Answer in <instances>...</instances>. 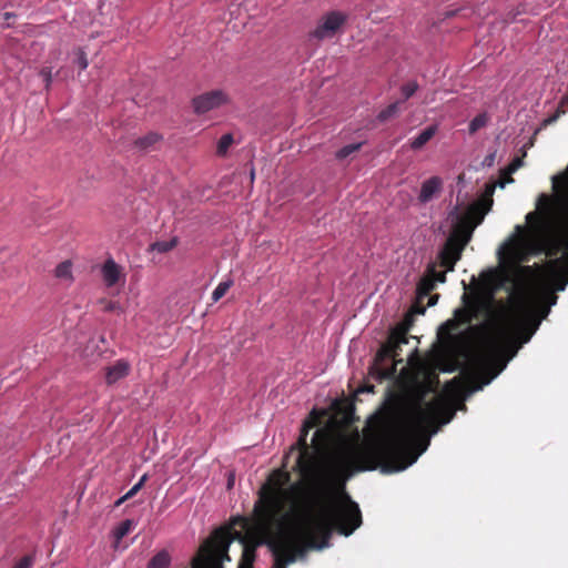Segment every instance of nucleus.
Masks as SVG:
<instances>
[{
	"label": "nucleus",
	"mask_w": 568,
	"mask_h": 568,
	"mask_svg": "<svg viewBox=\"0 0 568 568\" xmlns=\"http://www.w3.org/2000/svg\"><path fill=\"white\" fill-rule=\"evenodd\" d=\"M455 412L447 402L437 396L433 400L417 403L412 414L399 418L388 414L382 418V438L377 443L356 445L347 442L337 444L325 457L323 467H320L318 455L326 448L331 435L324 428L317 429L312 438V446L307 444L308 430L312 422H304L298 439L291 452L297 450L293 470L303 479H311L312 486L307 491V500L317 487H325L328 497L325 506L336 507L346 503V493L342 499L336 498V489L344 488L345 481L355 473L374 470L381 467L383 473H395L413 465L419 455L427 449L429 438L424 435L432 429L437 432V425L449 423Z\"/></svg>",
	"instance_id": "1"
},
{
	"label": "nucleus",
	"mask_w": 568,
	"mask_h": 568,
	"mask_svg": "<svg viewBox=\"0 0 568 568\" xmlns=\"http://www.w3.org/2000/svg\"><path fill=\"white\" fill-rule=\"evenodd\" d=\"M556 211L551 199L541 194L538 210L526 215L528 226L517 225L516 233L500 247V263L523 277L541 275L558 291L568 284V193L566 184L552 178Z\"/></svg>",
	"instance_id": "2"
},
{
	"label": "nucleus",
	"mask_w": 568,
	"mask_h": 568,
	"mask_svg": "<svg viewBox=\"0 0 568 568\" xmlns=\"http://www.w3.org/2000/svg\"><path fill=\"white\" fill-rule=\"evenodd\" d=\"M325 487L312 491L302 513L292 523H260L266 545L273 556L272 568H287L307 549H322L328 546L332 532L352 535L362 525L358 504L346 496V503L336 507L325 506L328 497Z\"/></svg>",
	"instance_id": "3"
},
{
	"label": "nucleus",
	"mask_w": 568,
	"mask_h": 568,
	"mask_svg": "<svg viewBox=\"0 0 568 568\" xmlns=\"http://www.w3.org/2000/svg\"><path fill=\"white\" fill-rule=\"evenodd\" d=\"M539 324L540 318L536 317L528 293L520 291L513 294L503 320L496 324L493 335L487 339L480 354V361L493 371L486 384L506 367V362L500 358L504 345L515 336L520 337L523 343H527Z\"/></svg>",
	"instance_id": "4"
},
{
	"label": "nucleus",
	"mask_w": 568,
	"mask_h": 568,
	"mask_svg": "<svg viewBox=\"0 0 568 568\" xmlns=\"http://www.w3.org/2000/svg\"><path fill=\"white\" fill-rule=\"evenodd\" d=\"M305 480L307 486L303 491L301 504L286 511L285 503L288 490L285 486L291 481V474L284 469L274 470L258 491V500L254 505V519L265 523V525L292 523L296 514L302 513L307 505V491L312 486V480Z\"/></svg>",
	"instance_id": "5"
},
{
	"label": "nucleus",
	"mask_w": 568,
	"mask_h": 568,
	"mask_svg": "<svg viewBox=\"0 0 568 568\" xmlns=\"http://www.w3.org/2000/svg\"><path fill=\"white\" fill-rule=\"evenodd\" d=\"M408 339L406 328L393 329L388 339L377 351L369 367V376L378 383L395 378L397 364L403 363V359L399 358L400 346L407 344Z\"/></svg>",
	"instance_id": "6"
},
{
	"label": "nucleus",
	"mask_w": 568,
	"mask_h": 568,
	"mask_svg": "<svg viewBox=\"0 0 568 568\" xmlns=\"http://www.w3.org/2000/svg\"><path fill=\"white\" fill-rule=\"evenodd\" d=\"M232 539L229 529H215L192 558L191 568H223V562L231 560L229 548Z\"/></svg>",
	"instance_id": "7"
},
{
	"label": "nucleus",
	"mask_w": 568,
	"mask_h": 568,
	"mask_svg": "<svg viewBox=\"0 0 568 568\" xmlns=\"http://www.w3.org/2000/svg\"><path fill=\"white\" fill-rule=\"evenodd\" d=\"M493 187L487 190L483 197L468 206L465 214L458 220L457 224L448 239H454L456 243L465 247L471 237L474 229L480 224L486 213L493 205Z\"/></svg>",
	"instance_id": "8"
},
{
	"label": "nucleus",
	"mask_w": 568,
	"mask_h": 568,
	"mask_svg": "<svg viewBox=\"0 0 568 568\" xmlns=\"http://www.w3.org/2000/svg\"><path fill=\"white\" fill-rule=\"evenodd\" d=\"M236 523H239L243 529V535L237 531L233 532L231 528H224L230 530L233 538L232 541L237 538L243 546L242 557L237 568H254L256 549L258 546L264 545V535L260 529V520L254 518L253 520L239 518Z\"/></svg>",
	"instance_id": "9"
},
{
	"label": "nucleus",
	"mask_w": 568,
	"mask_h": 568,
	"mask_svg": "<svg viewBox=\"0 0 568 568\" xmlns=\"http://www.w3.org/2000/svg\"><path fill=\"white\" fill-rule=\"evenodd\" d=\"M347 14L342 11H331L324 14L310 33V39L322 41L335 37L347 21Z\"/></svg>",
	"instance_id": "10"
},
{
	"label": "nucleus",
	"mask_w": 568,
	"mask_h": 568,
	"mask_svg": "<svg viewBox=\"0 0 568 568\" xmlns=\"http://www.w3.org/2000/svg\"><path fill=\"white\" fill-rule=\"evenodd\" d=\"M227 94L222 90H213L196 95L192 100L193 110L196 114H205L229 103Z\"/></svg>",
	"instance_id": "11"
},
{
	"label": "nucleus",
	"mask_w": 568,
	"mask_h": 568,
	"mask_svg": "<svg viewBox=\"0 0 568 568\" xmlns=\"http://www.w3.org/2000/svg\"><path fill=\"white\" fill-rule=\"evenodd\" d=\"M464 247L454 239H448L439 253L440 266L446 271H454L456 263L460 260Z\"/></svg>",
	"instance_id": "12"
},
{
	"label": "nucleus",
	"mask_w": 568,
	"mask_h": 568,
	"mask_svg": "<svg viewBox=\"0 0 568 568\" xmlns=\"http://www.w3.org/2000/svg\"><path fill=\"white\" fill-rule=\"evenodd\" d=\"M443 187V180L439 176H432L424 181L418 195L420 203H428L433 197L440 192Z\"/></svg>",
	"instance_id": "13"
},
{
	"label": "nucleus",
	"mask_w": 568,
	"mask_h": 568,
	"mask_svg": "<svg viewBox=\"0 0 568 568\" xmlns=\"http://www.w3.org/2000/svg\"><path fill=\"white\" fill-rule=\"evenodd\" d=\"M130 373V364L124 359L116 361L105 368V382L109 385L115 384Z\"/></svg>",
	"instance_id": "14"
},
{
	"label": "nucleus",
	"mask_w": 568,
	"mask_h": 568,
	"mask_svg": "<svg viewBox=\"0 0 568 568\" xmlns=\"http://www.w3.org/2000/svg\"><path fill=\"white\" fill-rule=\"evenodd\" d=\"M102 276L105 285L111 287L119 282L121 267L112 258H109L102 266Z\"/></svg>",
	"instance_id": "15"
},
{
	"label": "nucleus",
	"mask_w": 568,
	"mask_h": 568,
	"mask_svg": "<svg viewBox=\"0 0 568 568\" xmlns=\"http://www.w3.org/2000/svg\"><path fill=\"white\" fill-rule=\"evenodd\" d=\"M437 132V125H429L424 129L416 138H414L409 145L413 150L422 149Z\"/></svg>",
	"instance_id": "16"
},
{
	"label": "nucleus",
	"mask_w": 568,
	"mask_h": 568,
	"mask_svg": "<svg viewBox=\"0 0 568 568\" xmlns=\"http://www.w3.org/2000/svg\"><path fill=\"white\" fill-rule=\"evenodd\" d=\"M478 304L470 303L465 308H458L455 311V317L463 324H469L474 318L477 317Z\"/></svg>",
	"instance_id": "17"
},
{
	"label": "nucleus",
	"mask_w": 568,
	"mask_h": 568,
	"mask_svg": "<svg viewBox=\"0 0 568 568\" xmlns=\"http://www.w3.org/2000/svg\"><path fill=\"white\" fill-rule=\"evenodd\" d=\"M436 285L434 284V278L429 277L426 274L422 277L417 284V300L422 301L423 298L429 296V294L435 290Z\"/></svg>",
	"instance_id": "18"
},
{
	"label": "nucleus",
	"mask_w": 568,
	"mask_h": 568,
	"mask_svg": "<svg viewBox=\"0 0 568 568\" xmlns=\"http://www.w3.org/2000/svg\"><path fill=\"white\" fill-rule=\"evenodd\" d=\"M162 136L155 132H150L146 135L135 140L134 145L139 150L146 151L155 143H158Z\"/></svg>",
	"instance_id": "19"
},
{
	"label": "nucleus",
	"mask_w": 568,
	"mask_h": 568,
	"mask_svg": "<svg viewBox=\"0 0 568 568\" xmlns=\"http://www.w3.org/2000/svg\"><path fill=\"white\" fill-rule=\"evenodd\" d=\"M134 521L132 519H125L119 524L113 530V537L115 539V544H119L134 527Z\"/></svg>",
	"instance_id": "20"
},
{
	"label": "nucleus",
	"mask_w": 568,
	"mask_h": 568,
	"mask_svg": "<svg viewBox=\"0 0 568 568\" xmlns=\"http://www.w3.org/2000/svg\"><path fill=\"white\" fill-rule=\"evenodd\" d=\"M178 245V239L173 237L170 241H156L150 245V251L158 253H168Z\"/></svg>",
	"instance_id": "21"
},
{
	"label": "nucleus",
	"mask_w": 568,
	"mask_h": 568,
	"mask_svg": "<svg viewBox=\"0 0 568 568\" xmlns=\"http://www.w3.org/2000/svg\"><path fill=\"white\" fill-rule=\"evenodd\" d=\"M489 121V116L486 112L476 115L468 125L469 134H475L478 130L485 128Z\"/></svg>",
	"instance_id": "22"
},
{
	"label": "nucleus",
	"mask_w": 568,
	"mask_h": 568,
	"mask_svg": "<svg viewBox=\"0 0 568 568\" xmlns=\"http://www.w3.org/2000/svg\"><path fill=\"white\" fill-rule=\"evenodd\" d=\"M170 556L165 550L158 552L148 564V568H168Z\"/></svg>",
	"instance_id": "23"
},
{
	"label": "nucleus",
	"mask_w": 568,
	"mask_h": 568,
	"mask_svg": "<svg viewBox=\"0 0 568 568\" xmlns=\"http://www.w3.org/2000/svg\"><path fill=\"white\" fill-rule=\"evenodd\" d=\"M55 277L60 280L71 281L72 280V264L70 261L61 262L54 270Z\"/></svg>",
	"instance_id": "24"
},
{
	"label": "nucleus",
	"mask_w": 568,
	"mask_h": 568,
	"mask_svg": "<svg viewBox=\"0 0 568 568\" xmlns=\"http://www.w3.org/2000/svg\"><path fill=\"white\" fill-rule=\"evenodd\" d=\"M568 113V98L564 95L558 103L556 112L545 120V124L556 122L562 114Z\"/></svg>",
	"instance_id": "25"
},
{
	"label": "nucleus",
	"mask_w": 568,
	"mask_h": 568,
	"mask_svg": "<svg viewBox=\"0 0 568 568\" xmlns=\"http://www.w3.org/2000/svg\"><path fill=\"white\" fill-rule=\"evenodd\" d=\"M399 104H400V101L390 103L388 106H386L384 110H382L378 113L377 119L381 122H386L387 120H389L390 118H393L394 115H396L398 113Z\"/></svg>",
	"instance_id": "26"
},
{
	"label": "nucleus",
	"mask_w": 568,
	"mask_h": 568,
	"mask_svg": "<svg viewBox=\"0 0 568 568\" xmlns=\"http://www.w3.org/2000/svg\"><path fill=\"white\" fill-rule=\"evenodd\" d=\"M362 146H363V142L345 145L336 152L335 156L337 160H344L347 156H349L351 154L359 151Z\"/></svg>",
	"instance_id": "27"
},
{
	"label": "nucleus",
	"mask_w": 568,
	"mask_h": 568,
	"mask_svg": "<svg viewBox=\"0 0 568 568\" xmlns=\"http://www.w3.org/2000/svg\"><path fill=\"white\" fill-rule=\"evenodd\" d=\"M233 285L232 280L221 282L212 293V301L215 303L220 301Z\"/></svg>",
	"instance_id": "28"
},
{
	"label": "nucleus",
	"mask_w": 568,
	"mask_h": 568,
	"mask_svg": "<svg viewBox=\"0 0 568 568\" xmlns=\"http://www.w3.org/2000/svg\"><path fill=\"white\" fill-rule=\"evenodd\" d=\"M148 480V475L144 474L140 479L139 481L132 486V488L124 495L122 496L116 503L115 505L119 506L121 505L124 500H128L130 498H132L135 494H138V491L144 486L145 481Z\"/></svg>",
	"instance_id": "29"
},
{
	"label": "nucleus",
	"mask_w": 568,
	"mask_h": 568,
	"mask_svg": "<svg viewBox=\"0 0 568 568\" xmlns=\"http://www.w3.org/2000/svg\"><path fill=\"white\" fill-rule=\"evenodd\" d=\"M232 143H233L232 134L227 133V134L222 135L217 142V149H216L217 154L224 155L227 152V150Z\"/></svg>",
	"instance_id": "30"
},
{
	"label": "nucleus",
	"mask_w": 568,
	"mask_h": 568,
	"mask_svg": "<svg viewBox=\"0 0 568 568\" xmlns=\"http://www.w3.org/2000/svg\"><path fill=\"white\" fill-rule=\"evenodd\" d=\"M448 271H437L436 265L432 264L427 268V274L429 277L434 278V284L436 285V282L444 283L446 282V273Z\"/></svg>",
	"instance_id": "31"
},
{
	"label": "nucleus",
	"mask_w": 568,
	"mask_h": 568,
	"mask_svg": "<svg viewBox=\"0 0 568 568\" xmlns=\"http://www.w3.org/2000/svg\"><path fill=\"white\" fill-rule=\"evenodd\" d=\"M99 304L102 306L104 312H122V308L118 302L100 298Z\"/></svg>",
	"instance_id": "32"
},
{
	"label": "nucleus",
	"mask_w": 568,
	"mask_h": 568,
	"mask_svg": "<svg viewBox=\"0 0 568 568\" xmlns=\"http://www.w3.org/2000/svg\"><path fill=\"white\" fill-rule=\"evenodd\" d=\"M417 89L418 84L415 81L405 83L400 89L404 98L403 101L408 100L410 97H413Z\"/></svg>",
	"instance_id": "33"
},
{
	"label": "nucleus",
	"mask_w": 568,
	"mask_h": 568,
	"mask_svg": "<svg viewBox=\"0 0 568 568\" xmlns=\"http://www.w3.org/2000/svg\"><path fill=\"white\" fill-rule=\"evenodd\" d=\"M33 564H34V556L26 555L12 568H32Z\"/></svg>",
	"instance_id": "34"
},
{
	"label": "nucleus",
	"mask_w": 568,
	"mask_h": 568,
	"mask_svg": "<svg viewBox=\"0 0 568 568\" xmlns=\"http://www.w3.org/2000/svg\"><path fill=\"white\" fill-rule=\"evenodd\" d=\"M524 164L523 158L516 156L513 159V161L509 163V165L506 168L505 173L513 174L515 173L519 168H521Z\"/></svg>",
	"instance_id": "35"
},
{
	"label": "nucleus",
	"mask_w": 568,
	"mask_h": 568,
	"mask_svg": "<svg viewBox=\"0 0 568 568\" xmlns=\"http://www.w3.org/2000/svg\"><path fill=\"white\" fill-rule=\"evenodd\" d=\"M75 62L79 65L80 70H85L88 68L89 61L85 52L82 49L78 50V57Z\"/></svg>",
	"instance_id": "36"
},
{
	"label": "nucleus",
	"mask_w": 568,
	"mask_h": 568,
	"mask_svg": "<svg viewBox=\"0 0 568 568\" xmlns=\"http://www.w3.org/2000/svg\"><path fill=\"white\" fill-rule=\"evenodd\" d=\"M40 75L43 78V81L45 82V87L49 88L51 83V69L50 68H43L40 71Z\"/></svg>",
	"instance_id": "37"
},
{
	"label": "nucleus",
	"mask_w": 568,
	"mask_h": 568,
	"mask_svg": "<svg viewBox=\"0 0 568 568\" xmlns=\"http://www.w3.org/2000/svg\"><path fill=\"white\" fill-rule=\"evenodd\" d=\"M503 179H504V182H501V184H500L501 187L505 186V183L514 182V179L511 178V174H507V173H505V171L503 172Z\"/></svg>",
	"instance_id": "38"
},
{
	"label": "nucleus",
	"mask_w": 568,
	"mask_h": 568,
	"mask_svg": "<svg viewBox=\"0 0 568 568\" xmlns=\"http://www.w3.org/2000/svg\"><path fill=\"white\" fill-rule=\"evenodd\" d=\"M427 297H428V303H427V305H428V306H434V305L437 303V301H438V298H439V295H438V294H435V295H430V294H429V296H427Z\"/></svg>",
	"instance_id": "39"
},
{
	"label": "nucleus",
	"mask_w": 568,
	"mask_h": 568,
	"mask_svg": "<svg viewBox=\"0 0 568 568\" xmlns=\"http://www.w3.org/2000/svg\"><path fill=\"white\" fill-rule=\"evenodd\" d=\"M494 161H495V153H491L485 158L484 164L490 166V165H493Z\"/></svg>",
	"instance_id": "40"
},
{
	"label": "nucleus",
	"mask_w": 568,
	"mask_h": 568,
	"mask_svg": "<svg viewBox=\"0 0 568 568\" xmlns=\"http://www.w3.org/2000/svg\"><path fill=\"white\" fill-rule=\"evenodd\" d=\"M358 392L374 393V385H365L364 387H361Z\"/></svg>",
	"instance_id": "41"
},
{
	"label": "nucleus",
	"mask_w": 568,
	"mask_h": 568,
	"mask_svg": "<svg viewBox=\"0 0 568 568\" xmlns=\"http://www.w3.org/2000/svg\"><path fill=\"white\" fill-rule=\"evenodd\" d=\"M16 18V14L12 12H6L4 13V20L9 21L10 19Z\"/></svg>",
	"instance_id": "42"
},
{
	"label": "nucleus",
	"mask_w": 568,
	"mask_h": 568,
	"mask_svg": "<svg viewBox=\"0 0 568 568\" xmlns=\"http://www.w3.org/2000/svg\"><path fill=\"white\" fill-rule=\"evenodd\" d=\"M548 313H549V310L548 308H544L542 317L547 316Z\"/></svg>",
	"instance_id": "43"
},
{
	"label": "nucleus",
	"mask_w": 568,
	"mask_h": 568,
	"mask_svg": "<svg viewBox=\"0 0 568 568\" xmlns=\"http://www.w3.org/2000/svg\"><path fill=\"white\" fill-rule=\"evenodd\" d=\"M556 300H557V296L556 295H551V304H555Z\"/></svg>",
	"instance_id": "44"
},
{
	"label": "nucleus",
	"mask_w": 568,
	"mask_h": 568,
	"mask_svg": "<svg viewBox=\"0 0 568 568\" xmlns=\"http://www.w3.org/2000/svg\"><path fill=\"white\" fill-rule=\"evenodd\" d=\"M416 312L423 314L425 312V310L424 308H418V310H416Z\"/></svg>",
	"instance_id": "45"
},
{
	"label": "nucleus",
	"mask_w": 568,
	"mask_h": 568,
	"mask_svg": "<svg viewBox=\"0 0 568 568\" xmlns=\"http://www.w3.org/2000/svg\"><path fill=\"white\" fill-rule=\"evenodd\" d=\"M251 178H252V180L254 179V171L253 170L251 172Z\"/></svg>",
	"instance_id": "46"
},
{
	"label": "nucleus",
	"mask_w": 568,
	"mask_h": 568,
	"mask_svg": "<svg viewBox=\"0 0 568 568\" xmlns=\"http://www.w3.org/2000/svg\"><path fill=\"white\" fill-rule=\"evenodd\" d=\"M566 97L568 98V94H566Z\"/></svg>",
	"instance_id": "47"
}]
</instances>
